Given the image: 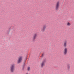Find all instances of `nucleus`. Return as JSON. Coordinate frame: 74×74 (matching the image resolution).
Masks as SVG:
<instances>
[{"label": "nucleus", "mask_w": 74, "mask_h": 74, "mask_svg": "<svg viewBox=\"0 0 74 74\" xmlns=\"http://www.w3.org/2000/svg\"><path fill=\"white\" fill-rule=\"evenodd\" d=\"M15 64H11L10 68V70L11 72H13L15 70Z\"/></svg>", "instance_id": "obj_1"}, {"label": "nucleus", "mask_w": 74, "mask_h": 74, "mask_svg": "<svg viewBox=\"0 0 74 74\" xmlns=\"http://www.w3.org/2000/svg\"><path fill=\"white\" fill-rule=\"evenodd\" d=\"M60 5V2L58 1L57 2L56 4V10H59V6Z\"/></svg>", "instance_id": "obj_2"}, {"label": "nucleus", "mask_w": 74, "mask_h": 74, "mask_svg": "<svg viewBox=\"0 0 74 74\" xmlns=\"http://www.w3.org/2000/svg\"><path fill=\"white\" fill-rule=\"evenodd\" d=\"M46 62V60H44L40 64V65L41 68H42V67H43L45 66V64Z\"/></svg>", "instance_id": "obj_3"}, {"label": "nucleus", "mask_w": 74, "mask_h": 74, "mask_svg": "<svg viewBox=\"0 0 74 74\" xmlns=\"http://www.w3.org/2000/svg\"><path fill=\"white\" fill-rule=\"evenodd\" d=\"M22 59H23V56H20L18 58L17 63H20L22 61Z\"/></svg>", "instance_id": "obj_4"}, {"label": "nucleus", "mask_w": 74, "mask_h": 74, "mask_svg": "<svg viewBox=\"0 0 74 74\" xmlns=\"http://www.w3.org/2000/svg\"><path fill=\"white\" fill-rule=\"evenodd\" d=\"M68 51V50L67 49V48H65L64 49V55H66L67 53V52Z\"/></svg>", "instance_id": "obj_5"}, {"label": "nucleus", "mask_w": 74, "mask_h": 74, "mask_svg": "<svg viewBox=\"0 0 74 74\" xmlns=\"http://www.w3.org/2000/svg\"><path fill=\"white\" fill-rule=\"evenodd\" d=\"M46 27H47V26H46V25H44L43 26L42 29H41V31L42 32H45V29H46Z\"/></svg>", "instance_id": "obj_6"}, {"label": "nucleus", "mask_w": 74, "mask_h": 74, "mask_svg": "<svg viewBox=\"0 0 74 74\" xmlns=\"http://www.w3.org/2000/svg\"><path fill=\"white\" fill-rule=\"evenodd\" d=\"M37 34H35L33 37H32V40L33 41L35 40H36V38H37Z\"/></svg>", "instance_id": "obj_7"}, {"label": "nucleus", "mask_w": 74, "mask_h": 74, "mask_svg": "<svg viewBox=\"0 0 74 74\" xmlns=\"http://www.w3.org/2000/svg\"><path fill=\"white\" fill-rule=\"evenodd\" d=\"M67 41L66 40L64 42L63 47H66L67 46Z\"/></svg>", "instance_id": "obj_8"}, {"label": "nucleus", "mask_w": 74, "mask_h": 74, "mask_svg": "<svg viewBox=\"0 0 74 74\" xmlns=\"http://www.w3.org/2000/svg\"><path fill=\"white\" fill-rule=\"evenodd\" d=\"M71 23H70L69 22H68L66 23V25L67 26L70 27L71 26Z\"/></svg>", "instance_id": "obj_9"}, {"label": "nucleus", "mask_w": 74, "mask_h": 74, "mask_svg": "<svg viewBox=\"0 0 74 74\" xmlns=\"http://www.w3.org/2000/svg\"><path fill=\"white\" fill-rule=\"evenodd\" d=\"M30 67H28V68H27L28 71H30Z\"/></svg>", "instance_id": "obj_10"}, {"label": "nucleus", "mask_w": 74, "mask_h": 74, "mask_svg": "<svg viewBox=\"0 0 74 74\" xmlns=\"http://www.w3.org/2000/svg\"><path fill=\"white\" fill-rule=\"evenodd\" d=\"M67 67L68 69H69L70 68V66L69 65H68Z\"/></svg>", "instance_id": "obj_11"}, {"label": "nucleus", "mask_w": 74, "mask_h": 74, "mask_svg": "<svg viewBox=\"0 0 74 74\" xmlns=\"http://www.w3.org/2000/svg\"><path fill=\"white\" fill-rule=\"evenodd\" d=\"M44 54H42V56H44Z\"/></svg>", "instance_id": "obj_12"}, {"label": "nucleus", "mask_w": 74, "mask_h": 74, "mask_svg": "<svg viewBox=\"0 0 74 74\" xmlns=\"http://www.w3.org/2000/svg\"><path fill=\"white\" fill-rule=\"evenodd\" d=\"M24 69V67H23V70Z\"/></svg>", "instance_id": "obj_13"}]
</instances>
